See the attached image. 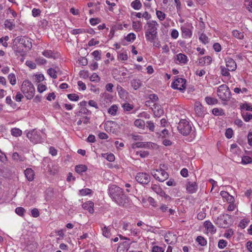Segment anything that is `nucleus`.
Returning a JSON list of instances; mask_svg holds the SVG:
<instances>
[{"instance_id": "nucleus-22", "label": "nucleus", "mask_w": 252, "mask_h": 252, "mask_svg": "<svg viewBox=\"0 0 252 252\" xmlns=\"http://www.w3.org/2000/svg\"><path fill=\"white\" fill-rule=\"evenodd\" d=\"M88 167L84 164H78L75 166V170L79 174L82 175L83 172L86 171Z\"/></svg>"}, {"instance_id": "nucleus-60", "label": "nucleus", "mask_w": 252, "mask_h": 252, "mask_svg": "<svg viewBox=\"0 0 252 252\" xmlns=\"http://www.w3.org/2000/svg\"><path fill=\"white\" fill-rule=\"evenodd\" d=\"M40 13L41 11L39 9L34 8L32 10V15L34 17L39 16Z\"/></svg>"}, {"instance_id": "nucleus-16", "label": "nucleus", "mask_w": 252, "mask_h": 252, "mask_svg": "<svg viewBox=\"0 0 252 252\" xmlns=\"http://www.w3.org/2000/svg\"><path fill=\"white\" fill-rule=\"evenodd\" d=\"M194 110L196 114L199 117H201L203 114V107L199 101H196L194 103Z\"/></svg>"}, {"instance_id": "nucleus-19", "label": "nucleus", "mask_w": 252, "mask_h": 252, "mask_svg": "<svg viewBox=\"0 0 252 252\" xmlns=\"http://www.w3.org/2000/svg\"><path fill=\"white\" fill-rule=\"evenodd\" d=\"M94 203L93 202L89 201L84 203L82 207L84 209L88 210L90 213H93L94 211Z\"/></svg>"}, {"instance_id": "nucleus-55", "label": "nucleus", "mask_w": 252, "mask_h": 252, "mask_svg": "<svg viewBox=\"0 0 252 252\" xmlns=\"http://www.w3.org/2000/svg\"><path fill=\"white\" fill-rule=\"evenodd\" d=\"M240 107L241 109H245L246 111H252V107L247 103L242 104V105H241Z\"/></svg>"}, {"instance_id": "nucleus-9", "label": "nucleus", "mask_w": 252, "mask_h": 252, "mask_svg": "<svg viewBox=\"0 0 252 252\" xmlns=\"http://www.w3.org/2000/svg\"><path fill=\"white\" fill-rule=\"evenodd\" d=\"M186 80L182 78H178L171 84L173 89L183 92L186 89Z\"/></svg>"}, {"instance_id": "nucleus-48", "label": "nucleus", "mask_w": 252, "mask_h": 252, "mask_svg": "<svg viewBox=\"0 0 252 252\" xmlns=\"http://www.w3.org/2000/svg\"><path fill=\"white\" fill-rule=\"evenodd\" d=\"M25 212H26L25 209L23 207H17L15 209L16 213L20 216H23Z\"/></svg>"}, {"instance_id": "nucleus-2", "label": "nucleus", "mask_w": 252, "mask_h": 252, "mask_svg": "<svg viewBox=\"0 0 252 252\" xmlns=\"http://www.w3.org/2000/svg\"><path fill=\"white\" fill-rule=\"evenodd\" d=\"M32 39L26 36H19L13 41V49L17 53H23L32 47Z\"/></svg>"}, {"instance_id": "nucleus-26", "label": "nucleus", "mask_w": 252, "mask_h": 252, "mask_svg": "<svg viewBox=\"0 0 252 252\" xmlns=\"http://www.w3.org/2000/svg\"><path fill=\"white\" fill-rule=\"evenodd\" d=\"M131 84L133 89L136 90L141 86L142 83L140 80L133 79L131 81Z\"/></svg>"}, {"instance_id": "nucleus-12", "label": "nucleus", "mask_w": 252, "mask_h": 252, "mask_svg": "<svg viewBox=\"0 0 252 252\" xmlns=\"http://www.w3.org/2000/svg\"><path fill=\"white\" fill-rule=\"evenodd\" d=\"M153 177L159 182H163L167 180L169 177V174L165 171L162 170L161 172L160 173V176H159L156 173H152Z\"/></svg>"}, {"instance_id": "nucleus-37", "label": "nucleus", "mask_w": 252, "mask_h": 252, "mask_svg": "<svg viewBox=\"0 0 252 252\" xmlns=\"http://www.w3.org/2000/svg\"><path fill=\"white\" fill-rule=\"evenodd\" d=\"M199 39L202 43L204 44H206L209 42V38L208 36L203 33L200 35Z\"/></svg>"}, {"instance_id": "nucleus-44", "label": "nucleus", "mask_w": 252, "mask_h": 252, "mask_svg": "<svg viewBox=\"0 0 252 252\" xmlns=\"http://www.w3.org/2000/svg\"><path fill=\"white\" fill-rule=\"evenodd\" d=\"M4 25L6 28H8L10 30H12L15 25L12 22H11L9 20H6L4 22Z\"/></svg>"}, {"instance_id": "nucleus-59", "label": "nucleus", "mask_w": 252, "mask_h": 252, "mask_svg": "<svg viewBox=\"0 0 252 252\" xmlns=\"http://www.w3.org/2000/svg\"><path fill=\"white\" fill-rule=\"evenodd\" d=\"M141 24L140 22L132 23V27L136 31H139L140 30Z\"/></svg>"}, {"instance_id": "nucleus-38", "label": "nucleus", "mask_w": 252, "mask_h": 252, "mask_svg": "<svg viewBox=\"0 0 252 252\" xmlns=\"http://www.w3.org/2000/svg\"><path fill=\"white\" fill-rule=\"evenodd\" d=\"M252 162V158L249 156H245L242 157V163L247 164Z\"/></svg>"}, {"instance_id": "nucleus-54", "label": "nucleus", "mask_w": 252, "mask_h": 252, "mask_svg": "<svg viewBox=\"0 0 252 252\" xmlns=\"http://www.w3.org/2000/svg\"><path fill=\"white\" fill-rule=\"evenodd\" d=\"M71 33L74 35L85 32V31L83 29H74L71 31Z\"/></svg>"}, {"instance_id": "nucleus-61", "label": "nucleus", "mask_w": 252, "mask_h": 252, "mask_svg": "<svg viewBox=\"0 0 252 252\" xmlns=\"http://www.w3.org/2000/svg\"><path fill=\"white\" fill-rule=\"evenodd\" d=\"M159 194L160 195V196L164 197V198L167 200H170L171 199L170 196L168 194H166L165 192L162 189L160 192H159Z\"/></svg>"}, {"instance_id": "nucleus-46", "label": "nucleus", "mask_w": 252, "mask_h": 252, "mask_svg": "<svg viewBox=\"0 0 252 252\" xmlns=\"http://www.w3.org/2000/svg\"><path fill=\"white\" fill-rule=\"evenodd\" d=\"M233 135V131L231 128H228L226 129L225 132V136L228 139H230L232 137V136Z\"/></svg>"}, {"instance_id": "nucleus-5", "label": "nucleus", "mask_w": 252, "mask_h": 252, "mask_svg": "<svg viewBox=\"0 0 252 252\" xmlns=\"http://www.w3.org/2000/svg\"><path fill=\"white\" fill-rule=\"evenodd\" d=\"M214 222L220 228H228L231 222V216L227 214H220L215 220Z\"/></svg>"}, {"instance_id": "nucleus-49", "label": "nucleus", "mask_w": 252, "mask_h": 252, "mask_svg": "<svg viewBox=\"0 0 252 252\" xmlns=\"http://www.w3.org/2000/svg\"><path fill=\"white\" fill-rule=\"evenodd\" d=\"M68 98L71 101H77L79 99V96L75 94H70L67 95Z\"/></svg>"}, {"instance_id": "nucleus-24", "label": "nucleus", "mask_w": 252, "mask_h": 252, "mask_svg": "<svg viewBox=\"0 0 252 252\" xmlns=\"http://www.w3.org/2000/svg\"><path fill=\"white\" fill-rule=\"evenodd\" d=\"M117 90L118 91V94L121 98H124L127 94V92L120 85H118L117 86Z\"/></svg>"}, {"instance_id": "nucleus-56", "label": "nucleus", "mask_w": 252, "mask_h": 252, "mask_svg": "<svg viewBox=\"0 0 252 252\" xmlns=\"http://www.w3.org/2000/svg\"><path fill=\"white\" fill-rule=\"evenodd\" d=\"M151 189L158 194H159V192L162 190L160 187L157 185H153L151 187Z\"/></svg>"}, {"instance_id": "nucleus-33", "label": "nucleus", "mask_w": 252, "mask_h": 252, "mask_svg": "<svg viewBox=\"0 0 252 252\" xmlns=\"http://www.w3.org/2000/svg\"><path fill=\"white\" fill-rule=\"evenodd\" d=\"M205 101L209 105H214L218 103V100L216 98L209 96L206 97Z\"/></svg>"}, {"instance_id": "nucleus-32", "label": "nucleus", "mask_w": 252, "mask_h": 252, "mask_svg": "<svg viewBox=\"0 0 252 252\" xmlns=\"http://www.w3.org/2000/svg\"><path fill=\"white\" fill-rule=\"evenodd\" d=\"M11 134L15 137H18L21 135L22 131L19 128L14 127L11 130Z\"/></svg>"}, {"instance_id": "nucleus-34", "label": "nucleus", "mask_w": 252, "mask_h": 252, "mask_svg": "<svg viewBox=\"0 0 252 252\" xmlns=\"http://www.w3.org/2000/svg\"><path fill=\"white\" fill-rule=\"evenodd\" d=\"M102 156L104 158H105L106 159L110 162L113 161L115 160V156L113 154L110 153V154H102Z\"/></svg>"}, {"instance_id": "nucleus-52", "label": "nucleus", "mask_w": 252, "mask_h": 252, "mask_svg": "<svg viewBox=\"0 0 252 252\" xmlns=\"http://www.w3.org/2000/svg\"><path fill=\"white\" fill-rule=\"evenodd\" d=\"M250 220H248L247 219H244L240 221L239 226L244 229L246 227V226L247 225L248 223L249 222Z\"/></svg>"}, {"instance_id": "nucleus-53", "label": "nucleus", "mask_w": 252, "mask_h": 252, "mask_svg": "<svg viewBox=\"0 0 252 252\" xmlns=\"http://www.w3.org/2000/svg\"><path fill=\"white\" fill-rule=\"evenodd\" d=\"M118 58L121 61H126L128 59V56L126 53H121L118 54Z\"/></svg>"}, {"instance_id": "nucleus-27", "label": "nucleus", "mask_w": 252, "mask_h": 252, "mask_svg": "<svg viewBox=\"0 0 252 252\" xmlns=\"http://www.w3.org/2000/svg\"><path fill=\"white\" fill-rule=\"evenodd\" d=\"M131 6L135 10H139L142 7V3L139 0H135L132 1Z\"/></svg>"}, {"instance_id": "nucleus-10", "label": "nucleus", "mask_w": 252, "mask_h": 252, "mask_svg": "<svg viewBox=\"0 0 252 252\" xmlns=\"http://www.w3.org/2000/svg\"><path fill=\"white\" fill-rule=\"evenodd\" d=\"M136 180L142 185H147L151 180V177L149 174L146 172L137 173L135 176Z\"/></svg>"}, {"instance_id": "nucleus-63", "label": "nucleus", "mask_w": 252, "mask_h": 252, "mask_svg": "<svg viewBox=\"0 0 252 252\" xmlns=\"http://www.w3.org/2000/svg\"><path fill=\"white\" fill-rule=\"evenodd\" d=\"M152 252H164V250L160 247L155 246L152 248Z\"/></svg>"}, {"instance_id": "nucleus-42", "label": "nucleus", "mask_w": 252, "mask_h": 252, "mask_svg": "<svg viewBox=\"0 0 252 252\" xmlns=\"http://www.w3.org/2000/svg\"><path fill=\"white\" fill-rule=\"evenodd\" d=\"M105 130L108 132H112L115 133L116 135H118L119 132L118 128H115L114 127H104Z\"/></svg>"}, {"instance_id": "nucleus-50", "label": "nucleus", "mask_w": 252, "mask_h": 252, "mask_svg": "<svg viewBox=\"0 0 252 252\" xmlns=\"http://www.w3.org/2000/svg\"><path fill=\"white\" fill-rule=\"evenodd\" d=\"M242 116L243 119L246 122L249 121L251 119H252V114L249 113L248 112H243L242 113Z\"/></svg>"}, {"instance_id": "nucleus-23", "label": "nucleus", "mask_w": 252, "mask_h": 252, "mask_svg": "<svg viewBox=\"0 0 252 252\" xmlns=\"http://www.w3.org/2000/svg\"><path fill=\"white\" fill-rule=\"evenodd\" d=\"M112 226L110 225L108 226H104L102 228V235L106 237L110 238L111 235V229Z\"/></svg>"}, {"instance_id": "nucleus-35", "label": "nucleus", "mask_w": 252, "mask_h": 252, "mask_svg": "<svg viewBox=\"0 0 252 252\" xmlns=\"http://www.w3.org/2000/svg\"><path fill=\"white\" fill-rule=\"evenodd\" d=\"M8 79L10 82V83L12 85H14L16 83V79L15 75L14 73H10L8 76Z\"/></svg>"}, {"instance_id": "nucleus-41", "label": "nucleus", "mask_w": 252, "mask_h": 252, "mask_svg": "<svg viewBox=\"0 0 252 252\" xmlns=\"http://www.w3.org/2000/svg\"><path fill=\"white\" fill-rule=\"evenodd\" d=\"M47 73L51 77L54 79L57 78V72L54 69H53L52 68L48 69L47 70Z\"/></svg>"}, {"instance_id": "nucleus-40", "label": "nucleus", "mask_w": 252, "mask_h": 252, "mask_svg": "<svg viewBox=\"0 0 252 252\" xmlns=\"http://www.w3.org/2000/svg\"><path fill=\"white\" fill-rule=\"evenodd\" d=\"M92 55L94 57V59L96 61H99L101 59V51L98 50H95L92 53Z\"/></svg>"}, {"instance_id": "nucleus-13", "label": "nucleus", "mask_w": 252, "mask_h": 252, "mask_svg": "<svg viewBox=\"0 0 252 252\" xmlns=\"http://www.w3.org/2000/svg\"><path fill=\"white\" fill-rule=\"evenodd\" d=\"M152 109L155 115L157 117H159L164 113L163 110L161 108V106L155 103L152 105Z\"/></svg>"}, {"instance_id": "nucleus-30", "label": "nucleus", "mask_w": 252, "mask_h": 252, "mask_svg": "<svg viewBox=\"0 0 252 252\" xmlns=\"http://www.w3.org/2000/svg\"><path fill=\"white\" fill-rule=\"evenodd\" d=\"M118 111V107L116 105L114 104L112 105L108 109V113L113 116L116 115Z\"/></svg>"}, {"instance_id": "nucleus-51", "label": "nucleus", "mask_w": 252, "mask_h": 252, "mask_svg": "<svg viewBox=\"0 0 252 252\" xmlns=\"http://www.w3.org/2000/svg\"><path fill=\"white\" fill-rule=\"evenodd\" d=\"M227 242L226 241L223 239L220 240L218 242V247L222 249L225 248L227 246Z\"/></svg>"}, {"instance_id": "nucleus-45", "label": "nucleus", "mask_w": 252, "mask_h": 252, "mask_svg": "<svg viewBox=\"0 0 252 252\" xmlns=\"http://www.w3.org/2000/svg\"><path fill=\"white\" fill-rule=\"evenodd\" d=\"M122 107L125 111H130L134 107L132 104H130L128 103H125L122 105Z\"/></svg>"}, {"instance_id": "nucleus-57", "label": "nucleus", "mask_w": 252, "mask_h": 252, "mask_svg": "<svg viewBox=\"0 0 252 252\" xmlns=\"http://www.w3.org/2000/svg\"><path fill=\"white\" fill-rule=\"evenodd\" d=\"M234 234L233 231L232 229H228L224 233V236L226 238H230Z\"/></svg>"}, {"instance_id": "nucleus-20", "label": "nucleus", "mask_w": 252, "mask_h": 252, "mask_svg": "<svg viewBox=\"0 0 252 252\" xmlns=\"http://www.w3.org/2000/svg\"><path fill=\"white\" fill-rule=\"evenodd\" d=\"M177 128L184 136L188 135L192 130V127H177Z\"/></svg>"}, {"instance_id": "nucleus-17", "label": "nucleus", "mask_w": 252, "mask_h": 252, "mask_svg": "<svg viewBox=\"0 0 252 252\" xmlns=\"http://www.w3.org/2000/svg\"><path fill=\"white\" fill-rule=\"evenodd\" d=\"M204 225L207 230L210 232L211 234H214L216 232V229L210 221H205L204 222Z\"/></svg>"}, {"instance_id": "nucleus-36", "label": "nucleus", "mask_w": 252, "mask_h": 252, "mask_svg": "<svg viewBox=\"0 0 252 252\" xmlns=\"http://www.w3.org/2000/svg\"><path fill=\"white\" fill-rule=\"evenodd\" d=\"M92 190L88 188L83 189L79 190V194L82 196H85L91 194Z\"/></svg>"}, {"instance_id": "nucleus-64", "label": "nucleus", "mask_w": 252, "mask_h": 252, "mask_svg": "<svg viewBox=\"0 0 252 252\" xmlns=\"http://www.w3.org/2000/svg\"><path fill=\"white\" fill-rule=\"evenodd\" d=\"M179 36V32L177 30L175 29L172 30L171 33V36L173 39H176Z\"/></svg>"}, {"instance_id": "nucleus-11", "label": "nucleus", "mask_w": 252, "mask_h": 252, "mask_svg": "<svg viewBox=\"0 0 252 252\" xmlns=\"http://www.w3.org/2000/svg\"><path fill=\"white\" fill-rule=\"evenodd\" d=\"M226 66L228 70L233 71L236 70L237 65L233 59L230 57L225 59Z\"/></svg>"}, {"instance_id": "nucleus-3", "label": "nucleus", "mask_w": 252, "mask_h": 252, "mask_svg": "<svg viewBox=\"0 0 252 252\" xmlns=\"http://www.w3.org/2000/svg\"><path fill=\"white\" fill-rule=\"evenodd\" d=\"M158 24L154 20L147 22L146 26L145 27L146 29L145 37L146 40L150 42H153L158 37Z\"/></svg>"}, {"instance_id": "nucleus-28", "label": "nucleus", "mask_w": 252, "mask_h": 252, "mask_svg": "<svg viewBox=\"0 0 252 252\" xmlns=\"http://www.w3.org/2000/svg\"><path fill=\"white\" fill-rule=\"evenodd\" d=\"M177 60L181 63H186L187 62V57L185 54L180 53L177 55Z\"/></svg>"}, {"instance_id": "nucleus-39", "label": "nucleus", "mask_w": 252, "mask_h": 252, "mask_svg": "<svg viewBox=\"0 0 252 252\" xmlns=\"http://www.w3.org/2000/svg\"><path fill=\"white\" fill-rule=\"evenodd\" d=\"M156 15L160 21H163L165 18V14L161 11L156 10Z\"/></svg>"}, {"instance_id": "nucleus-21", "label": "nucleus", "mask_w": 252, "mask_h": 252, "mask_svg": "<svg viewBox=\"0 0 252 252\" xmlns=\"http://www.w3.org/2000/svg\"><path fill=\"white\" fill-rule=\"evenodd\" d=\"M212 62V58L210 56H205L199 60L198 63L201 65H209Z\"/></svg>"}, {"instance_id": "nucleus-43", "label": "nucleus", "mask_w": 252, "mask_h": 252, "mask_svg": "<svg viewBox=\"0 0 252 252\" xmlns=\"http://www.w3.org/2000/svg\"><path fill=\"white\" fill-rule=\"evenodd\" d=\"M136 38V35L134 33H129L125 37L126 41L128 42L133 41Z\"/></svg>"}, {"instance_id": "nucleus-62", "label": "nucleus", "mask_w": 252, "mask_h": 252, "mask_svg": "<svg viewBox=\"0 0 252 252\" xmlns=\"http://www.w3.org/2000/svg\"><path fill=\"white\" fill-rule=\"evenodd\" d=\"M135 126H144L145 122L143 120L141 119H137L134 122Z\"/></svg>"}, {"instance_id": "nucleus-15", "label": "nucleus", "mask_w": 252, "mask_h": 252, "mask_svg": "<svg viewBox=\"0 0 252 252\" xmlns=\"http://www.w3.org/2000/svg\"><path fill=\"white\" fill-rule=\"evenodd\" d=\"M46 170L50 175H54L58 172V167L57 166L53 165L52 162H50L48 164Z\"/></svg>"}, {"instance_id": "nucleus-25", "label": "nucleus", "mask_w": 252, "mask_h": 252, "mask_svg": "<svg viewBox=\"0 0 252 252\" xmlns=\"http://www.w3.org/2000/svg\"><path fill=\"white\" fill-rule=\"evenodd\" d=\"M42 55L48 58L56 59V54L51 50H46L42 52Z\"/></svg>"}, {"instance_id": "nucleus-4", "label": "nucleus", "mask_w": 252, "mask_h": 252, "mask_svg": "<svg viewBox=\"0 0 252 252\" xmlns=\"http://www.w3.org/2000/svg\"><path fill=\"white\" fill-rule=\"evenodd\" d=\"M21 91L28 99L33 98L35 93V89L33 84L28 80L23 81Z\"/></svg>"}, {"instance_id": "nucleus-58", "label": "nucleus", "mask_w": 252, "mask_h": 252, "mask_svg": "<svg viewBox=\"0 0 252 252\" xmlns=\"http://www.w3.org/2000/svg\"><path fill=\"white\" fill-rule=\"evenodd\" d=\"M36 81L35 82L37 83H39L44 80V76L43 74H36L35 75Z\"/></svg>"}, {"instance_id": "nucleus-31", "label": "nucleus", "mask_w": 252, "mask_h": 252, "mask_svg": "<svg viewBox=\"0 0 252 252\" xmlns=\"http://www.w3.org/2000/svg\"><path fill=\"white\" fill-rule=\"evenodd\" d=\"M195 240L201 246H205L207 245V240L201 236H197Z\"/></svg>"}, {"instance_id": "nucleus-14", "label": "nucleus", "mask_w": 252, "mask_h": 252, "mask_svg": "<svg viewBox=\"0 0 252 252\" xmlns=\"http://www.w3.org/2000/svg\"><path fill=\"white\" fill-rule=\"evenodd\" d=\"M198 186L196 182H188L187 184V190L189 193H193L196 192Z\"/></svg>"}, {"instance_id": "nucleus-18", "label": "nucleus", "mask_w": 252, "mask_h": 252, "mask_svg": "<svg viewBox=\"0 0 252 252\" xmlns=\"http://www.w3.org/2000/svg\"><path fill=\"white\" fill-rule=\"evenodd\" d=\"M26 177L27 180L31 182L33 180L34 176V172L31 168H27L24 172Z\"/></svg>"}, {"instance_id": "nucleus-8", "label": "nucleus", "mask_w": 252, "mask_h": 252, "mask_svg": "<svg viewBox=\"0 0 252 252\" xmlns=\"http://www.w3.org/2000/svg\"><path fill=\"white\" fill-rule=\"evenodd\" d=\"M193 27L191 23H186L181 27L182 36L184 38H190L192 35Z\"/></svg>"}, {"instance_id": "nucleus-7", "label": "nucleus", "mask_w": 252, "mask_h": 252, "mask_svg": "<svg viewBox=\"0 0 252 252\" xmlns=\"http://www.w3.org/2000/svg\"><path fill=\"white\" fill-rule=\"evenodd\" d=\"M217 94L219 98L222 101H228L231 97V92L228 87L225 84L219 87Z\"/></svg>"}, {"instance_id": "nucleus-1", "label": "nucleus", "mask_w": 252, "mask_h": 252, "mask_svg": "<svg viewBox=\"0 0 252 252\" xmlns=\"http://www.w3.org/2000/svg\"><path fill=\"white\" fill-rule=\"evenodd\" d=\"M108 194L116 203L121 207H126L129 202V197L125 194L124 189L116 185H112L108 189Z\"/></svg>"}, {"instance_id": "nucleus-47", "label": "nucleus", "mask_w": 252, "mask_h": 252, "mask_svg": "<svg viewBox=\"0 0 252 252\" xmlns=\"http://www.w3.org/2000/svg\"><path fill=\"white\" fill-rule=\"evenodd\" d=\"M221 69V74L222 76H230V73L229 72L228 68H226L225 67L221 66H220Z\"/></svg>"}, {"instance_id": "nucleus-29", "label": "nucleus", "mask_w": 252, "mask_h": 252, "mask_svg": "<svg viewBox=\"0 0 252 252\" xmlns=\"http://www.w3.org/2000/svg\"><path fill=\"white\" fill-rule=\"evenodd\" d=\"M232 35L239 39H242L244 37V32H241L238 30H233L232 31Z\"/></svg>"}, {"instance_id": "nucleus-6", "label": "nucleus", "mask_w": 252, "mask_h": 252, "mask_svg": "<svg viewBox=\"0 0 252 252\" xmlns=\"http://www.w3.org/2000/svg\"><path fill=\"white\" fill-rule=\"evenodd\" d=\"M42 133V130H41L37 128H35L27 132V136L32 142L36 144L41 142Z\"/></svg>"}]
</instances>
